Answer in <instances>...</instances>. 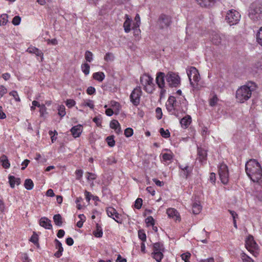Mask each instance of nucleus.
Wrapping results in <instances>:
<instances>
[{"mask_svg":"<svg viewBox=\"0 0 262 262\" xmlns=\"http://www.w3.org/2000/svg\"><path fill=\"white\" fill-rule=\"evenodd\" d=\"M247 174L254 182H258L262 178V168L259 163L255 159L247 162L245 166Z\"/></svg>","mask_w":262,"mask_h":262,"instance_id":"obj_1","label":"nucleus"},{"mask_svg":"<svg viewBox=\"0 0 262 262\" xmlns=\"http://www.w3.org/2000/svg\"><path fill=\"white\" fill-rule=\"evenodd\" d=\"M256 88V84L252 81H249L246 84L241 86L236 92V99L238 102L244 103L248 100Z\"/></svg>","mask_w":262,"mask_h":262,"instance_id":"obj_2","label":"nucleus"},{"mask_svg":"<svg viewBox=\"0 0 262 262\" xmlns=\"http://www.w3.org/2000/svg\"><path fill=\"white\" fill-rule=\"evenodd\" d=\"M249 16L253 21L261 19L262 18V5L258 2L252 3L249 9Z\"/></svg>","mask_w":262,"mask_h":262,"instance_id":"obj_3","label":"nucleus"},{"mask_svg":"<svg viewBox=\"0 0 262 262\" xmlns=\"http://www.w3.org/2000/svg\"><path fill=\"white\" fill-rule=\"evenodd\" d=\"M140 82L144 90L148 93H151L154 90V83L153 78L148 74H143L140 77Z\"/></svg>","mask_w":262,"mask_h":262,"instance_id":"obj_4","label":"nucleus"},{"mask_svg":"<svg viewBox=\"0 0 262 262\" xmlns=\"http://www.w3.org/2000/svg\"><path fill=\"white\" fill-rule=\"evenodd\" d=\"M245 246L247 249L253 256L256 257L259 254L258 246L254 240L252 236H249L246 241Z\"/></svg>","mask_w":262,"mask_h":262,"instance_id":"obj_5","label":"nucleus"},{"mask_svg":"<svg viewBox=\"0 0 262 262\" xmlns=\"http://www.w3.org/2000/svg\"><path fill=\"white\" fill-rule=\"evenodd\" d=\"M241 15L237 11L232 9L227 13L225 20L230 26L236 25L239 21Z\"/></svg>","mask_w":262,"mask_h":262,"instance_id":"obj_6","label":"nucleus"},{"mask_svg":"<svg viewBox=\"0 0 262 262\" xmlns=\"http://www.w3.org/2000/svg\"><path fill=\"white\" fill-rule=\"evenodd\" d=\"M165 79L170 87H177L180 84V77L176 73L169 72L165 76Z\"/></svg>","mask_w":262,"mask_h":262,"instance_id":"obj_7","label":"nucleus"},{"mask_svg":"<svg viewBox=\"0 0 262 262\" xmlns=\"http://www.w3.org/2000/svg\"><path fill=\"white\" fill-rule=\"evenodd\" d=\"M211 40L216 46H226L228 43L226 37L216 32H213L211 36Z\"/></svg>","mask_w":262,"mask_h":262,"instance_id":"obj_8","label":"nucleus"},{"mask_svg":"<svg viewBox=\"0 0 262 262\" xmlns=\"http://www.w3.org/2000/svg\"><path fill=\"white\" fill-rule=\"evenodd\" d=\"M142 94V91L140 86H137L133 90L129 96V99L134 105L137 106L140 104Z\"/></svg>","mask_w":262,"mask_h":262,"instance_id":"obj_9","label":"nucleus"},{"mask_svg":"<svg viewBox=\"0 0 262 262\" xmlns=\"http://www.w3.org/2000/svg\"><path fill=\"white\" fill-rule=\"evenodd\" d=\"M219 174L221 182L224 184L228 183L229 181V171L227 166L222 163L219 167Z\"/></svg>","mask_w":262,"mask_h":262,"instance_id":"obj_10","label":"nucleus"},{"mask_svg":"<svg viewBox=\"0 0 262 262\" xmlns=\"http://www.w3.org/2000/svg\"><path fill=\"white\" fill-rule=\"evenodd\" d=\"M187 74L189 78L190 83L192 86L195 87L194 83L192 81V80L195 82H198L200 79V74L198 70L194 67H191L189 70L187 71Z\"/></svg>","mask_w":262,"mask_h":262,"instance_id":"obj_11","label":"nucleus"},{"mask_svg":"<svg viewBox=\"0 0 262 262\" xmlns=\"http://www.w3.org/2000/svg\"><path fill=\"white\" fill-rule=\"evenodd\" d=\"M171 23V17L165 14H161L158 20L157 24L159 28L161 29L167 28Z\"/></svg>","mask_w":262,"mask_h":262,"instance_id":"obj_12","label":"nucleus"},{"mask_svg":"<svg viewBox=\"0 0 262 262\" xmlns=\"http://www.w3.org/2000/svg\"><path fill=\"white\" fill-rule=\"evenodd\" d=\"M165 76V74L163 72H160L157 74L156 81L158 86L161 89V94L165 92V90L163 89L165 86L164 78Z\"/></svg>","mask_w":262,"mask_h":262,"instance_id":"obj_13","label":"nucleus"},{"mask_svg":"<svg viewBox=\"0 0 262 262\" xmlns=\"http://www.w3.org/2000/svg\"><path fill=\"white\" fill-rule=\"evenodd\" d=\"M166 213L169 217L173 219L175 221L180 220L179 214L177 210L173 208H168L167 209Z\"/></svg>","mask_w":262,"mask_h":262,"instance_id":"obj_14","label":"nucleus"},{"mask_svg":"<svg viewBox=\"0 0 262 262\" xmlns=\"http://www.w3.org/2000/svg\"><path fill=\"white\" fill-rule=\"evenodd\" d=\"M54 242L55 243V248L58 249L57 251L54 253V256L57 258H59L62 254L63 248L61 243L57 239H55Z\"/></svg>","mask_w":262,"mask_h":262,"instance_id":"obj_15","label":"nucleus"},{"mask_svg":"<svg viewBox=\"0 0 262 262\" xmlns=\"http://www.w3.org/2000/svg\"><path fill=\"white\" fill-rule=\"evenodd\" d=\"M51 221L48 218L41 217L39 220V225L47 229H51L52 227Z\"/></svg>","mask_w":262,"mask_h":262,"instance_id":"obj_16","label":"nucleus"},{"mask_svg":"<svg viewBox=\"0 0 262 262\" xmlns=\"http://www.w3.org/2000/svg\"><path fill=\"white\" fill-rule=\"evenodd\" d=\"M8 179L10 186L12 188H14L15 185H19L21 183L20 178H16L13 176H9Z\"/></svg>","mask_w":262,"mask_h":262,"instance_id":"obj_17","label":"nucleus"},{"mask_svg":"<svg viewBox=\"0 0 262 262\" xmlns=\"http://www.w3.org/2000/svg\"><path fill=\"white\" fill-rule=\"evenodd\" d=\"M27 52H28L30 53L35 54L36 56L40 57L41 61H42L43 60V54L41 50H39L38 49H37L35 47H29L27 50Z\"/></svg>","mask_w":262,"mask_h":262,"instance_id":"obj_18","label":"nucleus"},{"mask_svg":"<svg viewBox=\"0 0 262 262\" xmlns=\"http://www.w3.org/2000/svg\"><path fill=\"white\" fill-rule=\"evenodd\" d=\"M82 130V126L81 125H77L73 127L71 132L73 136L75 137H78L81 134Z\"/></svg>","mask_w":262,"mask_h":262,"instance_id":"obj_19","label":"nucleus"},{"mask_svg":"<svg viewBox=\"0 0 262 262\" xmlns=\"http://www.w3.org/2000/svg\"><path fill=\"white\" fill-rule=\"evenodd\" d=\"M191 122V118L190 116L187 115L184 117H183L180 121V123L181 124V126L186 128L188 127L189 124H190Z\"/></svg>","mask_w":262,"mask_h":262,"instance_id":"obj_20","label":"nucleus"},{"mask_svg":"<svg viewBox=\"0 0 262 262\" xmlns=\"http://www.w3.org/2000/svg\"><path fill=\"white\" fill-rule=\"evenodd\" d=\"M0 163H2V165L4 168L7 169L9 168L10 166V164L8 159V158L5 155H2L0 157Z\"/></svg>","mask_w":262,"mask_h":262,"instance_id":"obj_21","label":"nucleus"},{"mask_svg":"<svg viewBox=\"0 0 262 262\" xmlns=\"http://www.w3.org/2000/svg\"><path fill=\"white\" fill-rule=\"evenodd\" d=\"M125 17L126 20L123 24V27L124 28V31L125 32L128 33L130 31V23H131V19L129 18V16L127 14L125 15Z\"/></svg>","mask_w":262,"mask_h":262,"instance_id":"obj_22","label":"nucleus"},{"mask_svg":"<svg viewBox=\"0 0 262 262\" xmlns=\"http://www.w3.org/2000/svg\"><path fill=\"white\" fill-rule=\"evenodd\" d=\"M192 212L194 214H198L202 210V206L199 202H194L192 205Z\"/></svg>","mask_w":262,"mask_h":262,"instance_id":"obj_23","label":"nucleus"},{"mask_svg":"<svg viewBox=\"0 0 262 262\" xmlns=\"http://www.w3.org/2000/svg\"><path fill=\"white\" fill-rule=\"evenodd\" d=\"M163 252H153L151 253L152 257L157 262H161L162 259L163 258Z\"/></svg>","mask_w":262,"mask_h":262,"instance_id":"obj_24","label":"nucleus"},{"mask_svg":"<svg viewBox=\"0 0 262 262\" xmlns=\"http://www.w3.org/2000/svg\"><path fill=\"white\" fill-rule=\"evenodd\" d=\"M162 160L163 161L167 163H170L173 158V154L170 152V153H164L162 155Z\"/></svg>","mask_w":262,"mask_h":262,"instance_id":"obj_25","label":"nucleus"},{"mask_svg":"<svg viewBox=\"0 0 262 262\" xmlns=\"http://www.w3.org/2000/svg\"><path fill=\"white\" fill-rule=\"evenodd\" d=\"M154 252H164V248L163 244L160 242L156 243L153 246Z\"/></svg>","mask_w":262,"mask_h":262,"instance_id":"obj_26","label":"nucleus"},{"mask_svg":"<svg viewBox=\"0 0 262 262\" xmlns=\"http://www.w3.org/2000/svg\"><path fill=\"white\" fill-rule=\"evenodd\" d=\"M198 156L200 161H203L206 160L207 157V152L205 150L202 148H198Z\"/></svg>","mask_w":262,"mask_h":262,"instance_id":"obj_27","label":"nucleus"},{"mask_svg":"<svg viewBox=\"0 0 262 262\" xmlns=\"http://www.w3.org/2000/svg\"><path fill=\"white\" fill-rule=\"evenodd\" d=\"M93 234L96 237H101L102 236V230L98 224H96V229L93 231Z\"/></svg>","mask_w":262,"mask_h":262,"instance_id":"obj_28","label":"nucleus"},{"mask_svg":"<svg viewBox=\"0 0 262 262\" xmlns=\"http://www.w3.org/2000/svg\"><path fill=\"white\" fill-rule=\"evenodd\" d=\"M53 221L55 225L58 226H61L62 224V219L59 214H57L54 215Z\"/></svg>","mask_w":262,"mask_h":262,"instance_id":"obj_29","label":"nucleus"},{"mask_svg":"<svg viewBox=\"0 0 262 262\" xmlns=\"http://www.w3.org/2000/svg\"><path fill=\"white\" fill-rule=\"evenodd\" d=\"M93 78L99 81H102L104 79L105 75L103 72H96L93 74Z\"/></svg>","mask_w":262,"mask_h":262,"instance_id":"obj_30","label":"nucleus"},{"mask_svg":"<svg viewBox=\"0 0 262 262\" xmlns=\"http://www.w3.org/2000/svg\"><path fill=\"white\" fill-rule=\"evenodd\" d=\"M24 186L27 190H31L34 186V183L32 180L30 179H26L25 181Z\"/></svg>","mask_w":262,"mask_h":262,"instance_id":"obj_31","label":"nucleus"},{"mask_svg":"<svg viewBox=\"0 0 262 262\" xmlns=\"http://www.w3.org/2000/svg\"><path fill=\"white\" fill-rule=\"evenodd\" d=\"M106 211L107 215L110 217H113L117 213L116 210L112 207H107Z\"/></svg>","mask_w":262,"mask_h":262,"instance_id":"obj_32","label":"nucleus"},{"mask_svg":"<svg viewBox=\"0 0 262 262\" xmlns=\"http://www.w3.org/2000/svg\"><path fill=\"white\" fill-rule=\"evenodd\" d=\"M81 70L83 73L87 75L90 73V67L87 63H84L81 65Z\"/></svg>","mask_w":262,"mask_h":262,"instance_id":"obj_33","label":"nucleus"},{"mask_svg":"<svg viewBox=\"0 0 262 262\" xmlns=\"http://www.w3.org/2000/svg\"><path fill=\"white\" fill-rule=\"evenodd\" d=\"M8 16L6 14H3L0 16V26L5 25L8 21Z\"/></svg>","mask_w":262,"mask_h":262,"instance_id":"obj_34","label":"nucleus"},{"mask_svg":"<svg viewBox=\"0 0 262 262\" xmlns=\"http://www.w3.org/2000/svg\"><path fill=\"white\" fill-rule=\"evenodd\" d=\"M159 132L163 138H167L170 136V132L168 129L165 130L163 128H161Z\"/></svg>","mask_w":262,"mask_h":262,"instance_id":"obj_35","label":"nucleus"},{"mask_svg":"<svg viewBox=\"0 0 262 262\" xmlns=\"http://www.w3.org/2000/svg\"><path fill=\"white\" fill-rule=\"evenodd\" d=\"M167 103L169 104L172 105L175 107H177V102L176 101V98L174 96H170L167 100Z\"/></svg>","mask_w":262,"mask_h":262,"instance_id":"obj_36","label":"nucleus"},{"mask_svg":"<svg viewBox=\"0 0 262 262\" xmlns=\"http://www.w3.org/2000/svg\"><path fill=\"white\" fill-rule=\"evenodd\" d=\"M241 258L243 262H254V260L250 257L244 252L241 254Z\"/></svg>","mask_w":262,"mask_h":262,"instance_id":"obj_37","label":"nucleus"},{"mask_svg":"<svg viewBox=\"0 0 262 262\" xmlns=\"http://www.w3.org/2000/svg\"><path fill=\"white\" fill-rule=\"evenodd\" d=\"M58 111V115L61 117H63L66 114L65 106L63 105L59 106Z\"/></svg>","mask_w":262,"mask_h":262,"instance_id":"obj_38","label":"nucleus"},{"mask_svg":"<svg viewBox=\"0 0 262 262\" xmlns=\"http://www.w3.org/2000/svg\"><path fill=\"white\" fill-rule=\"evenodd\" d=\"M106 141L107 144L110 147H113L115 144V141L114 139V136H108L106 138Z\"/></svg>","mask_w":262,"mask_h":262,"instance_id":"obj_39","label":"nucleus"},{"mask_svg":"<svg viewBox=\"0 0 262 262\" xmlns=\"http://www.w3.org/2000/svg\"><path fill=\"white\" fill-rule=\"evenodd\" d=\"M256 39L257 42L262 46V27L259 29L257 33Z\"/></svg>","mask_w":262,"mask_h":262,"instance_id":"obj_40","label":"nucleus"},{"mask_svg":"<svg viewBox=\"0 0 262 262\" xmlns=\"http://www.w3.org/2000/svg\"><path fill=\"white\" fill-rule=\"evenodd\" d=\"M93 53L89 51H86L85 53V60H86V61H88V62H91L93 60Z\"/></svg>","mask_w":262,"mask_h":262,"instance_id":"obj_41","label":"nucleus"},{"mask_svg":"<svg viewBox=\"0 0 262 262\" xmlns=\"http://www.w3.org/2000/svg\"><path fill=\"white\" fill-rule=\"evenodd\" d=\"M184 169L183 170V175L185 177V178H187L188 175L189 173L191 172L192 169L191 167H189L188 166L186 165L184 167Z\"/></svg>","mask_w":262,"mask_h":262,"instance_id":"obj_42","label":"nucleus"},{"mask_svg":"<svg viewBox=\"0 0 262 262\" xmlns=\"http://www.w3.org/2000/svg\"><path fill=\"white\" fill-rule=\"evenodd\" d=\"M138 237L143 242L146 240V234L143 230H139L138 231Z\"/></svg>","mask_w":262,"mask_h":262,"instance_id":"obj_43","label":"nucleus"},{"mask_svg":"<svg viewBox=\"0 0 262 262\" xmlns=\"http://www.w3.org/2000/svg\"><path fill=\"white\" fill-rule=\"evenodd\" d=\"M218 101V98L216 95H214L209 100V105L211 106H215Z\"/></svg>","mask_w":262,"mask_h":262,"instance_id":"obj_44","label":"nucleus"},{"mask_svg":"<svg viewBox=\"0 0 262 262\" xmlns=\"http://www.w3.org/2000/svg\"><path fill=\"white\" fill-rule=\"evenodd\" d=\"M142 202H143V201H142V199L138 198L135 202L134 207L136 209H140L142 205Z\"/></svg>","mask_w":262,"mask_h":262,"instance_id":"obj_45","label":"nucleus"},{"mask_svg":"<svg viewBox=\"0 0 262 262\" xmlns=\"http://www.w3.org/2000/svg\"><path fill=\"white\" fill-rule=\"evenodd\" d=\"M105 61H112L114 59V55L111 53H107L105 54L104 58Z\"/></svg>","mask_w":262,"mask_h":262,"instance_id":"obj_46","label":"nucleus"},{"mask_svg":"<svg viewBox=\"0 0 262 262\" xmlns=\"http://www.w3.org/2000/svg\"><path fill=\"white\" fill-rule=\"evenodd\" d=\"M110 126L111 128L115 129L119 126V123L117 120H113L111 122Z\"/></svg>","mask_w":262,"mask_h":262,"instance_id":"obj_47","label":"nucleus"},{"mask_svg":"<svg viewBox=\"0 0 262 262\" xmlns=\"http://www.w3.org/2000/svg\"><path fill=\"white\" fill-rule=\"evenodd\" d=\"M145 222L148 226L151 225L154 226L155 225V220L151 216H149L147 217L145 219Z\"/></svg>","mask_w":262,"mask_h":262,"instance_id":"obj_48","label":"nucleus"},{"mask_svg":"<svg viewBox=\"0 0 262 262\" xmlns=\"http://www.w3.org/2000/svg\"><path fill=\"white\" fill-rule=\"evenodd\" d=\"M9 95L13 97L15 101L19 102L20 101L17 92L15 91H11L9 93Z\"/></svg>","mask_w":262,"mask_h":262,"instance_id":"obj_49","label":"nucleus"},{"mask_svg":"<svg viewBox=\"0 0 262 262\" xmlns=\"http://www.w3.org/2000/svg\"><path fill=\"white\" fill-rule=\"evenodd\" d=\"M166 105L167 110L169 112L171 113L172 114H175L174 111L177 109V107L173 106L168 103H167Z\"/></svg>","mask_w":262,"mask_h":262,"instance_id":"obj_50","label":"nucleus"},{"mask_svg":"<svg viewBox=\"0 0 262 262\" xmlns=\"http://www.w3.org/2000/svg\"><path fill=\"white\" fill-rule=\"evenodd\" d=\"M133 134V129L132 128L128 127L125 129L124 135L126 137H130Z\"/></svg>","mask_w":262,"mask_h":262,"instance_id":"obj_51","label":"nucleus"},{"mask_svg":"<svg viewBox=\"0 0 262 262\" xmlns=\"http://www.w3.org/2000/svg\"><path fill=\"white\" fill-rule=\"evenodd\" d=\"M49 134L51 136V139L52 143L56 140L57 138L55 137V135H57V132L56 130L53 132L52 130H50L49 132Z\"/></svg>","mask_w":262,"mask_h":262,"instance_id":"obj_52","label":"nucleus"},{"mask_svg":"<svg viewBox=\"0 0 262 262\" xmlns=\"http://www.w3.org/2000/svg\"><path fill=\"white\" fill-rule=\"evenodd\" d=\"M156 118L160 120L162 117V109L160 107H157L156 109Z\"/></svg>","mask_w":262,"mask_h":262,"instance_id":"obj_53","label":"nucleus"},{"mask_svg":"<svg viewBox=\"0 0 262 262\" xmlns=\"http://www.w3.org/2000/svg\"><path fill=\"white\" fill-rule=\"evenodd\" d=\"M66 103L69 108H71L75 105L76 102L73 99H70L67 100Z\"/></svg>","mask_w":262,"mask_h":262,"instance_id":"obj_54","label":"nucleus"},{"mask_svg":"<svg viewBox=\"0 0 262 262\" xmlns=\"http://www.w3.org/2000/svg\"><path fill=\"white\" fill-rule=\"evenodd\" d=\"M30 241L34 244L38 243V235L35 232H34L31 237Z\"/></svg>","mask_w":262,"mask_h":262,"instance_id":"obj_55","label":"nucleus"},{"mask_svg":"<svg viewBox=\"0 0 262 262\" xmlns=\"http://www.w3.org/2000/svg\"><path fill=\"white\" fill-rule=\"evenodd\" d=\"M20 20H21V18L20 16H15L13 18L12 23L14 25L16 26V25H18L20 24Z\"/></svg>","mask_w":262,"mask_h":262,"instance_id":"obj_56","label":"nucleus"},{"mask_svg":"<svg viewBox=\"0 0 262 262\" xmlns=\"http://www.w3.org/2000/svg\"><path fill=\"white\" fill-rule=\"evenodd\" d=\"M86 178L88 180H94L96 178V176L95 173L88 172L86 173Z\"/></svg>","mask_w":262,"mask_h":262,"instance_id":"obj_57","label":"nucleus"},{"mask_svg":"<svg viewBox=\"0 0 262 262\" xmlns=\"http://www.w3.org/2000/svg\"><path fill=\"white\" fill-rule=\"evenodd\" d=\"M83 105L86 106H88L90 108H92V109H93L94 108V105L93 102V101H92L91 100H87L86 102H85L83 104Z\"/></svg>","mask_w":262,"mask_h":262,"instance_id":"obj_58","label":"nucleus"},{"mask_svg":"<svg viewBox=\"0 0 262 262\" xmlns=\"http://www.w3.org/2000/svg\"><path fill=\"white\" fill-rule=\"evenodd\" d=\"M7 92V89L4 85H0V98Z\"/></svg>","mask_w":262,"mask_h":262,"instance_id":"obj_59","label":"nucleus"},{"mask_svg":"<svg viewBox=\"0 0 262 262\" xmlns=\"http://www.w3.org/2000/svg\"><path fill=\"white\" fill-rule=\"evenodd\" d=\"M21 259L23 262H30V259L27 253H22Z\"/></svg>","mask_w":262,"mask_h":262,"instance_id":"obj_60","label":"nucleus"},{"mask_svg":"<svg viewBox=\"0 0 262 262\" xmlns=\"http://www.w3.org/2000/svg\"><path fill=\"white\" fill-rule=\"evenodd\" d=\"M75 174L76 175V179L80 180L82 177L83 171L81 169L77 170L75 172Z\"/></svg>","mask_w":262,"mask_h":262,"instance_id":"obj_61","label":"nucleus"},{"mask_svg":"<svg viewBox=\"0 0 262 262\" xmlns=\"http://www.w3.org/2000/svg\"><path fill=\"white\" fill-rule=\"evenodd\" d=\"M112 219L118 223L121 224L122 223V220L120 219V214L118 212L112 217Z\"/></svg>","mask_w":262,"mask_h":262,"instance_id":"obj_62","label":"nucleus"},{"mask_svg":"<svg viewBox=\"0 0 262 262\" xmlns=\"http://www.w3.org/2000/svg\"><path fill=\"white\" fill-rule=\"evenodd\" d=\"M96 92L95 89L93 86H89L86 90V93L89 95H93Z\"/></svg>","mask_w":262,"mask_h":262,"instance_id":"obj_63","label":"nucleus"},{"mask_svg":"<svg viewBox=\"0 0 262 262\" xmlns=\"http://www.w3.org/2000/svg\"><path fill=\"white\" fill-rule=\"evenodd\" d=\"M93 121L97 124V126H99L101 125V120L98 117H95L93 118Z\"/></svg>","mask_w":262,"mask_h":262,"instance_id":"obj_64","label":"nucleus"}]
</instances>
